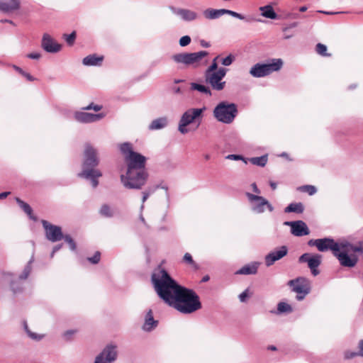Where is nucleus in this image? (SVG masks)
Segmentation results:
<instances>
[{"mask_svg": "<svg viewBox=\"0 0 363 363\" xmlns=\"http://www.w3.org/2000/svg\"><path fill=\"white\" fill-rule=\"evenodd\" d=\"M152 282L159 297L179 312L189 314L201 308L198 294L179 285L165 269H159L154 272Z\"/></svg>", "mask_w": 363, "mask_h": 363, "instance_id": "obj_1", "label": "nucleus"}, {"mask_svg": "<svg viewBox=\"0 0 363 363\" xmlns=\"http://www.w3.org/2000/svg\"><path fill=\"white\" fill-rule=\"evenodd\" d=\"M120 150L127 164L126 174L121 175V183L127 189H141L149 176L146 169L147 158L133 151L128 143H123Z\"/></svg>", "mask_w": 363, "mask_h": 363, "instance_id": "obj_2", "label": "nucleus"}, {"mask_svg": "<svg viewBox=\"0 0 363 363\" xmlns=\"http://www.w3.org/2000/svg\"><path fill=\"white\" fill-rule=\"evenodd\" d=\"M238 114L237 106L225 101L219 103L213 110V116L219 122L230 124Z\"/></svg>", "mask_w": 363, "mask_h": 363, "instance_id": "obj_3", "label": "nucleus"}, {"mask_svg": "<svg viewBox=\"0 0 363 363\" xmlns=\"http://www.w3.org/2000/svg\"><path fill=\"white\" fill-rule=\"evenodd\" d=\"M208 55L207 51L202 50L197 52L176 54L172 56V59L177 63L184 64L186 67H198L201 65L202 60Z\"/></svg>", "mask_w": 363, "mask_h": 363, "instance_id": "obj_4", "label": "nucleus"}, {"mask_svg": "<svg viewBox=\"0 0 363 363\" xmlns=\"http://www.w3.org/2000/svg\"><path fill=\"white\" fill-rule=\"evenodd\" d=\"M287 285L296 294V298L298 301H302L311 289V281L303 277L289 281Z\"/></svg>", "mask_w": 363, "mask_h": 363, "instance_id": "obj_5", "label": "nucleus"}, {"mask_svg": "<svg viewBox=\"0 0 363 363\" xmlns=\"http://www.w3.org/2000/svg\"><path fill=\"white\" fill-rule=\"evenodd\" d=\"M282 61L280 59L274 60L272 63L255 65L250 69V73L255 77H263L272 74L273 72L279 70L282 67Z\"/></svg>", "mask_w": 363, "mask_h": 363, "instance_id": "obj_6", "label": "nucleus"}, {"mask_svg": "<svg viewBox=\"0 0 363 363\" xmlns=\"http://www.w3.org/2000/svg\"><path fill=\"white\" fill-rule=\"evenodd\" d=\"M206 107L202 108H189L185 111L179 123V130L182 134H186L189 132L187 125L196 121L197 119H201Z\"/></svg>", "mask_w": 363, "mask_h": 363, "instance_id": "obj_7", "label": "nucleus"}, {"mask_svg": "<svg viewBox=\"0 0 363 363\" xmlns=\"http://www.w3.org/2000/svg\"><path fill=\"white\" fill-rule=\"evenodd\" d=\"M227 72V69L219 68L216 72H205L204 77L206 82L209 84L211 88L216 91H221L225 86V82H223Z\"/></svg>", "mask_w": 363, "mask_h": 363, "instance_id": "obj_8", "label": "nucleus"}, {"mask_svg": "<svg viewBox=\"0 0 363 363\" xmlns=\"http://www.w3.org/2000/svg\"><path fill=\"white\" fill-rule=\"evenodd\" d=\"M99 164V158L98 152L92 145L87 143L84 146V161L82 164V170L96 169L95 167Z\"/></svg>", "mask_w": 363, "mask_h": 363, "instance_id": "obj_9", "label": "nucleus"}, {"mask_svg": "<svg viewBox=\"0 0 363 363\" xmlns=\"http://www.w3.org/2000/svg\"><path fill=\"white\" fill-rule=\"evenodd\" d=\"M308 245L315 246L320 252H325L330 250L333 255H336L337 251L340 250L339 244L330 238L311 239L308 242Z\"/></svg>", "mask_w": 363, "mask_h": 363, "instance_id": "obj_10", "label": "nucleus"}, {"mask_svg": "<svg viewBox=\"0 0 363 363\" xmlns=\"http://www.w3.org/2000/svg\"><path fill=\"white\" fill-rule=\"evenodd\" d=\"M246 196L249 201L252 203V209L254 212L257 213H262L264 212L265 208H267L270 212L273 211V206L264 197L254 195L251 193H247Z\"/></svg>", "mask_w": 363, "mask_h": 363, "instance_id": "obj_11", "label": "nucleus"}, {"mask_svg": "<svg viewBox=\"0 0 363 363\" xmlns=\"http://www.w3.org/2000/svg\"><path fill=\"white\" fill-rule=\"evenodd\" d=\"M41 223L48 240L55 242L63 239L61 227L51 224L45 220H42Z\"/></svg>", "mask_w": 363, "mask_h": 363, "instance_id": "obj_12", "label": "nucleus"}, {"mask_svg": "<svg viewBox=\"0 0 363 363\" xmlns=\"http://www.w3.org/2000/svg\"><path fill=\"white\" fill-rule=\"evenodd\" d=\"M321 257L320 255H312L309 253H304L299 257V262H306L313 275L316 276L319 274L318 267L321 263Z\"/></svg>", "mask_w": 363, "mask_h": 363, "instance_id": "obj_13", "label": "nucleus"}, {"mask_svg": "<svg viewBox=\"0 0 363 363\" xmlns=\"http://www.w3.org/2000/svg\"><path fill=\"white\" fill-rule=\"evenodd\" d=\"M284 224L291 227V233L295 236L301 237L310 233L307 225L303 220L287 221Z\"/></svg>", "mask_w": 363, "mask_h": 363, "instance_id": "obj_14", "label": "nucleus"}, {"mask_svg": "<svg viewBox=\"0 0 363 363\" xmlns=\"http://www.w3.org/2000/svg\"><path fill=\"white\" fill-rule=\"evenodd\" d=\"M117 356L116 347L107 346L103 352L96 357L94 363H111L114 361Z\"/></svg>", "mask_w": 363, "mask_h": 363, "instance_id": "obj_15", "label": "nucleus"}, {"mask_svg": "<svg viewBox=\"0 0 363 363\" xmlns=\"http://www.w3.org/2000/svg\"><path fill=\"white\" fill-rule=\"evenodd\" d=\"M338 259L340 264L346 267H354L358 261V258L355 255L349 256L347 252L337 251L336 255H334Z\"/></svg>", "mask_w": 363, "mask_h": 363, "instance_id": "obj_16", "label": "nucleus"}, {"mask_svg": "<svg viewBox=\"0 0 363 363\" xmlns=\"http://www.w3.org/2000/svg\"><path fill=\"white\" fill-rule=\"evenodd\" d=\"M42 48L48 52H57L62 45L54 40L48 34H44L42 40Z\"/></svg>", "mask_w": 363, "mask_h": 363, "instance_id": "obj_17", "label": "nucleus"}, {"mask_svg": "<svg viewBox=\"0 0 363 363\" xmlns=\"http://www.w3.org/2000/svg\"><path fill=\"white\" fill-rule=\"evenodd\" d=\"M104 117V113H89L86 112H76L74 113V118L80 123H91L99 121Z\"/></svg>", "mask_w": 363, "mask_h": 363, "instance_id": "obj_18", "label": "nucleus"}, {"mask_svg": "<svg viewBox=\"0 0 363 363\" xmlns=\"http://www.w3.org/2000/svg\"><path fill=\"white\" fill-rule=\"evenodd\" d=\"M287 252L288 249L286 246H281L279 250L271 252L265 257L267 266L272 265L276 261L286 256Z\"/></svg>", "mask_w": 363, "mask_h": 363, "instance_id": "obj_19", "label": "nucleus"}, {"mask_svg": "<svg viewBox=\"0 0 363 363\" xmlns=\"http://www.w3.org/2000/svg\"><path fill=\"white\" fill-rule=\"evenodd\" d=\"M80 177L91 179L92 186L96 188L99 185L98 178L102 176L99 169H85L78 174Z\"/></svg>", "mask_w": 363, "mask_h": 363, "instance_id": "obj_20", "label": "nucleus"}, {"mask_svg": "<svg viewBox=\"0 0 363 363\" xmlns=\"http://www.w3.org/2000/svg\"><path fill=\"white\" fill-rule=\"evenodd\" d=\"M20 8L19 0H2L0 4V11L11 13Z\"/></svg>", "mask_w": 363, "mask_h": 363, "instance_id": "obj_21", "label": "nucleus"}, {"mask_svg": "<svg viewBox=\"0 0 363 363\" xmlns=\"http://www.w3.org/2000/svg\"><path fill=\"white\" fill-rule=\"evenodd\" d=\"M157 325V321L154 320L152 310H149L145 316V321L143 326L144 330L150 331Z\"/></svg>", "mask_w": 363, "mask_h": 363, "instance_id": "obj_22", "label": "nucleus"}, {"mask_svg": "<svg viewBox=\"0 0 363 363\" xmlns=\"http://www.w3.org/2000/svg\"><path fill=\"white\" fill-rule=\"evenodd\" d=\"M103 60V56H97L95 54L89 55L83 59V64L86 66L99 65Z\"/></svg>", "mask_w": 363, "mask_h": 363, "instance_id": "obj_23", "label": "nucleus"}, {"mask_svg": "<svg viewBox=\"0 0 363 363\" xmlns=\"http://www.w3.org/2000/svg\"><path fill=\"white\" fill-rule=\"evenodd\" d=\"M16 201L21 208L29 216L31 220L34 221L38 220L37 217L33 215L31 207L27 203L24 202L19 198H16Z\"/></svg>", "mask_w": 363, "mask_h": 363, "instance_id": "obj_24", "label": "nucleus"}, {"mask_svg": "<svg viewBox=\"0 0 363 363\" xmlns=\"http://www.w3.org/2000/svg\"><path fill=\"white\" fill-rule=\"evenodd\" d=\"M177 14L185 21H193L197 17V14L194 11L184 9H179L177 11Z\"/></svg>", "mask_w": 363, "mask_h": 363, "instance_id": "obj_25", "label": "nucleus"}, {"mask_svg": "<svg viewBox=\"0 0 363 363\" xmlns=\"http://www.w3.org/2000/svg\"><path fill=\"white\" fill-rule=\"evenodd\" d=\"M167 125V118L166 117H162L153 120L149 125L150 130H159L164 128Z\"/></svg>", "mask_w": 363, "mask_h": 363, "instance_id": "obj_26", "label": "nucleus"}, {"mask_svg": "<svg viewBox=\"0 0 363 363\" xmlns=\"http://www.w3.org/2000/svg\"><path fill=\"white\" fill-rule=\"evenodd\" d=\"M259 10L262 11V16L265 18L270 19L277 18V14L274 11L272 6L270 5L262 6L259 8Z\"/></svg>", "mask_w": 363, "mask_h": 363, "instance_id": "obj_27", "label": "nucleus"}, {"mask_svg": "<svg viewBox=\"0 0 363 363\" xmlns=\"http://www.w3.org/2000/svg\"><path fill=\"white\" fill-rule=\"evenodd\" d=\"M223 15V9H208L203 11V16L208 19H215Z\"/></svg>", "mask_w": 363, "mask_h": 363, "instance_id": "obj_28", "label": "nucleus"}, {"mask_svg": "<svg viewBox=\"0 0 363 363\" xmlns=\"http://www.w3.org/2000/svg\"><path fill=\"white\" fill-rule=\"evenodd\" d=\"M304 207L302 203H291L284 210L285 213H302L303 212Z\"/></svg>", "mask_w": 363, "mask_h": 363, "instance_id": "obj_29", "label": "nucleus"}, {"mask_svg": "<svg viewBox=\"0 0 363 363\" xmlns=\"http://www.w3.org/2000/svg\"><path fill=\"white\" fill-rule=\"evenodd\" d=\"M257 272V266L255 264H247L239 269L236 274H255Z\"/></svg>", "mask_w": 363, "mask_h": 363, "instance_id": "obj_30", "label": "nucleus"}, {"mask_svg": "<svg viewBox=\"0 0 363 363\" xmlns=\"http://www.w3.org/2000/svg\"><path fill=\"white\" fill-rule=\"evenodd\" d=\"M267 156L263 155L261 157H252L250 161L252 164L260 167H264L267 162Z\"/></svg>", "mask_w": 363, "mask_h": 363, "instance_id": "obj_31", "label": "nucleus"}, {"mask_svg": "<svg viewBox=\"0 0 363 363\" xmlns=\"http://www.w3.org/2000/svg\"><path fill=\"white\" fill-rule=\"evenodd\" d=\"M101 216L111 218L113 216V211L108 204H103L99 210Z\"/></svg>", "mask_w": 363, "mask_h": 363, "instance_id": "obj_32", "label": "nucleus"}, {"mask_svg": "<svg viewBox=\"0 0 363 363\" xmlns=\"http://www.w3.org/2000/svg\"><path fill=\"white\" fill-rule=\"evenodd\" d=\"M316 52L323 57H330L331 54L327 52V47L322 43H318L315 46Z\"/></svg>", "mask_w": 363, "mask_h": 363, "instance_id": "obj_33", "label": "nucleus"}, {"mask_svg": "<svg viewBox=\"0 0 363 363\" xmlns=\"http://www.w3.org/2000/svg\"><path fill=\"white\" fill-rule=\"evenodd\" d=\"M277 310L279 313H291L293 311L292 307L285 302L279 303Z\"/></svg>", "mask_w": 363, "mask_h": 363, "instance_id": "obj_34", "label": "nucleus"}, {"mask_svg": "<svg viewBox=\"0 0 363 363\" xmlns=\"http://www.w3.org/2000/svg\"><path fill=\"white\" fill-rule=\"evenodd\" d=\"M191 87L194 89L197 90L200 92L205 93L206 94H208L209 96L211 95V91L210 89L204 85L193 83Z\"/></svg>", "mask_w": 363, "mask_h": 363, "instance_id": "obj_35", "label": "nucleus"}, {"mask_svg": "<svg viewBox=\"0 0 363 363\" xmlns=\"http://www.w3.org/2000/svg\"><path fill=\"white\" fill-rule=\"evenodd\" d=\"M183 261L191 265L194 269H199V267L197 265V264L194 261L191 255L186 252L185 253V255H184V257H183Z\"/></svg>", "mask_w": 363, "mask_h": 363, "instance_id": "obj_36", "label": "nucleus"}, {"mask_svg": "<svg viewBox=\"0 0 363 363\" xmlns=\"http://www.w3.org/2000/svg\"><path fill=\"white\" fill-rule=\"evenodd\" d=\"M347 251H352L354 252H363V240L359 242L355 245H350Z\"/></svg>", "mask_w": 363, "mask_h": 363, "instance_id": "obj_37", "label": "nucleus"}, {"mask_svg": "<svg viewBox=\"0 0 363 363\" xmlns=\"http://www.w3.org/2000/svg\"><path fill=\"white\" fill-rule=\"evenodd\" d=\"M301 191L306 192L309 195H313L316 192V188L312 185H304L299 188Z\"/></svg>", "mask_w": 363, "mask_h": 363, "instance_id": "obj_38", "label": "nucleus"}, {"mask_svg": "<svg viewBox=\"0 0 363 363\" xmlns=\"http://www.w3.org/2000/svg\"><path fill=\"white\" fill-rule=\"evenodd\" d=\"M87 260L93 264H98L101 260V252L99 251H96L94 256L88 257Z\"/></svg>", "mask_w": 363, "mask_h": 363, "instance_id": "obj_39", "label": "nucleus"}, {"mask_svg": "<svg viewBox=\"0 0 363 363\" xmlns=\"http://www.w3.org/2000/svg\"><path fill=\"white\" fill-rule=\"evenodd\" d=\"M64 38H65V40H66V41H67L68 45H72L74 44V43L75 39H76V32L73 31L69 35L65 34L64 35Z\"/></svg>", "mask_w": 363, "mask_h": 363, "instance_id": "obj_40", "label": "nucleus"}, {"mask_svg": "<svg viewBox=\"0 0 363 363\" xmlns=\"http://www.w3.org/2000/svg\"><path fill=\"white\" fill-rule=\"evenodd\" d=\"M223 14H228V15H230V16H232L235 18H237L238 19H240V20L245 19L244 16H242V14L238 13L235 11H231V10H228V9H223Z\"/></svg>", "mask_w": 363, "mask_h": 363, "instance_id": "obj_41", "label": "nucleus"}, {"mask_svg": "<svg viewBox=\"0 0 363 363\" xmlns=\"http://www.w3.org/2000/svg\"><path fill=\"white\" fill-rule=\"evenodd\" d=\"M218 59V56L216 57L211 65L208 67V68L206 70L205 72H216L218 69V63L217 60Z\"/></svg>", "mask_w": 363, "mask_h": 363, "instance_id": "obj_42", "label": "nucleus"}, {"mask_svg": "<svg viewBox=\"0 0 363 363\" xmlns=\"http://www.w3.org/2000/svg\"><path fill=\"white\" fill-rule=\"evenodd\" d=\"M63 238L69 244V247L71 250H74L76 249V244L74 241V240L68 235L64 236Z\"/></svg>", "mask_w": 363, "mask_h": 363, "instance_id": "obj_43", "label": "nucleus"}, {"mask_svg": "<svg viewBox=\"0 0 363 363\" xmlns=\"http://www.w3.org/2000/svg\"><path fill=\"white\" fill-rule=\"evenodd\" d=\"M191 43V38L189 35H184L179 40V45L182 47H185Z\"/></svg>", "mask_w": 363, "mask_h": 363, "instance_id": "obj_44", "label": "nucleus"}, {"mask_svg": "<svg viewBox=\"0 0 363 363\" xmlns=\"http://www.w3.org/2000/svg\"><path fill=\"white\" fill-rule=\"evenodd\" d=\"M30 271H31L30 267H28V266H27V267L24 269V270H23V272H22V274L20 275L19 278H20L21 279H23V280L26 279L28 277V276H29V274H30Z\"/></svg>", "mask_w": 363, "mask_h": 363, "instance_id": "obj_45", "label": "nucleus"}, {"mask_svg": "<svg viewBox=\"0 0 363 363\" xmlns=\"http://www.w3.org/2000/svg\"><path fill=\"white\" fill-rule=\"evenodd\" d=\"M101 108H102V106H99V105H94L93 103H91V104H89L88 106H86V107H83V108H82V109H84V110H90V109H93V110H94L95 111H100Z\"/></svg>", "mask_w": 363, "mask_h": 363, "instance_id": "obj_46", "label": "nucleus"}, {"mask_svg": "<svg viewBox=\"0 0 363 363\" xmlns=\"http://www.w3.org/2000/svg\"><path fill=\"white\" fill-rule=\"evenodd\" d=\"M344 356H345V359H352L357 356H359V353L352 352V351H346L344 354Z\"/></svg>", "mask_w": 363, "mask_h": 363, "instance_id": "obj_47", "label": "nucleus"}, {"mask_svg": "<svg viewBox=\"0 0 363 363\" xmlns=\"http://www.w3.org/2000/svg\"><path fill=\"white\" fill-rule=\"evenodd\" d=\"M233 61V57L231 55H230L228 57H226L225 58L223 59L222 65H223L225 66H229L232 64Z\"/></svg>", "mask_w": 363, "mask_h": 363, "instance_id": "obj_48", "label": "nucleus"}, {"mask_svg": "<svg viewBox=\"0 0 363 363\" xmlns=\"http://www.w3.org/2000/svg\"><path fill=\"white\" fill-rule=\"evenodd\" d=\"M226 158L229 159V160H242L245 162V163H247L246 160L241 155H229L226 157Z\"/></svg>", "mask_w": 363, "mask_h": 363, "instance_id": "obj_49", "label": "nucleus"}, {"mask_svg": "<svg viewBox=\"0 0 363 363\" xmlns=\"http://www.w3.org/2000/svg\"><path fill=\"white\" fill-rule=\"evenodd\" d=\"M26 330L28 334V335L32 338V339H34V340H40L41 338V336L40 335H38L35 333H31L30 331L28 330V327L27 325H26Z\"/></svg>", "mask_w": 363, "mask_h": 363, "instance_id": "obj_50", "label": "nucleus"}, {"mask_svg": "<svg viewBox=\"0 0 363 363\" xmlns=\"http://www.w3.org/2000/svg\"><path fill=\"white\" fill-rule=\"evenodd\" d=\"M248 296V289H246L239 296L240 300L241 302H245L246 300V298Z\"/></svg>", "mask_w": 363, "mask_h": 363, "instance_id": "obj_51", "label": "nucleus"}, {"mask_svg": "<svg viewBox=\"0 0 363 363\" xmlns=\"http://www.w3.org/2000/svg\"><path fill=\"white\" fill-rule=\"evenodd\" d=\"M150 194H151L150 191H145L143 192V198H142L143 203H144L147 201V199L150 196Z\"/></svg>", "mask_w": 363, "mask_h": 363, "instance_id": "obj_52", "label": "nucleus"}, {"mask_svg": "<svg viewBox=\"0 0 363 363\" xmlns=\"http://www.w3.org/2000/svg\"><path fill=\"white\" fill-rule=\"evenodd\" d=\"M358 348H359V352H358L359 356L363 357V340H361L359 342Z\"/></svg>", "mask_w": 363, "mask_h": 363, "instance_id": "obj_53", "label": "nucleus"}, {"mask_svg": "<svg viewBox=\"0 0 363 363\" xmlns=\"http://www.w3.org/2000/svg\"><path fill=\"white\" fill-rule=\"evenodd\" d=\"M22 76L26 77V79L30 82H33V81L35 80V79L32 75H30L29 73L26 72L23 74Z\"/></svg>", "mask_w": 363, "mask_h": 363, "instance_id": "obj_54", "label": "nucleus"}, {"mask_svg": "<svg viewBox=\"0 0 363 363\" xmlns=\"http://www.w3.org/2000/svg\"><path fill=\"white\" fill-rule=\"evenodd\" d=\"M28 57L30 59H39L40 57V55L39 53H30L28 55Z\"/></svg>", "mask_w": 363, "mask_h": 363, "instance_id": "obj_55", "label": "nucleus"}, {"mask_svg": "<svg viewBox=\"0 0 363 363\" xmlns=\"http://www.w3.org/2000/svg\"><path fill=\"white\" fill-rule=\"evenodd\" d=\"M75 330H67L66 333H65V337L67 340H69V335L75 333Z\"/></svg>", "mask_w": 363, "mask_h": 363, "instance_id": "obj_56", "label": "nucleus"}, {"mask_svg": "<svg viewBox=\"0 0 363 363\" xmlns=\"http://www.w3.org/2000/svg\"><path fill=\"white\" fill-rule=\"evenodd\" d=\"M13 67L16 72H18L21 75H23V74L25 72L21 67L16 65H13Z\"/></svg>", "mask_w": 363, "mask_h": 363, "instance_id": "obj_57", "label": "nucleus"}, {"mask_svg": "<svg viewBox=\"0 0 363 363\" xmlns=\"http://www.w3.org/2000/svg\"><path fill=\"white\" fill-rule=\"evenodd\" d=\"M200 44H201V45L202 47H203V48H208V47L210 46V43H208V42H206V40H201L200 41Z\"/></svg>", "mask_w": 363, "mask_h": 363, "instance_id": "obj_58", "label": "nucleus"}, {"mask_svg": "<svg viewBox=\"0 0 363 363\" xmlns=\"http://www.w3.org/2000/svg\"><path fill=\"white\" fill-rule=\"evenodd\" d=\"M252 190L254 192L257 193V194H259L260 193V191L259 189L257 188V184L255 183H253L252 184Z\"/></svg>", "mask_w": 363, "mask_h": 363, "instance_id": "obj_59", "label": "nucleus"}, {"mask_svg": "<svg viewBox=\"0 0 363 363\" xmlns=\"http://www.w3.org/2000/svg\"><path fill=\"white\" fill-rule=\"evenodd\" d=\"M11 193L9 191L2 192L0 194V199L6 198Z\"/></svg>", "mask_w": 363, "mask_h": 363, "instance_id": "obj_60", "label": "nucleus"}, {"mask_svg": "<svg viewBox=\"0 0 363 363\" xmlns=\"http://www.w3.org/2000/svg\"><path fill=\"white\" fill-rule=\"evenodd\" d=\"M61 247H62V245H60L55 246L53 248V250H52V257L53 256L55 252H56L57 250H59L61 248Z\"/></svg>", "mask_w": 363, "mask_h": 363, "instance_id": "obj_61", "label": "nucleus"}, {"mask_svg": "<svg viewBox=\"0 0 363 363\" xmlns=\"http://www.w3.org/2000/svg\"><path fill=\"white\" fill-rule=\"evenodd\" d=\"M269 185L272 187L273 190H275L277 189V184L274 182H270Z\"/></svg>", "mask_w": 363, "mask_h": 363, "instance_id": "obj_62", "label": "nucleus"}, {"mask_svg": "<svg viewBox=\"0 0 363 363\" xmlns=\"http://www.w3.org/2000/svg\"><path fill=\"white\" fill-rule=\"evenodd\" d=\"M307 9H308V8L306 6H301V7L299 8V11L301 12H305Z\"/></svg>", "mask_w": 363, "mask_h": 363, "instance_id": "obj_63", "label": "nucleus"}, {"mask_svg": "<svg viewBox=\"0 0 363 363\" xmlns=\"http://www.w3.org/2000/svg\"><path fill=\"white\" fill-rule=\"evenodd\" d=\"M208 279H209L208 276H205V277H203L202 281L203 282H206V281H208Z\"/></svg>", "mask_w": 363, "mask_h": 363, "instance_id": "obj_64", "label": "nucleus"}]
</instances>
